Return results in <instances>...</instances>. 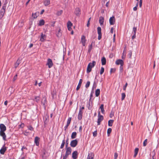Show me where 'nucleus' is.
Returning <instances> with one entry per match:
<instances>
[{"mask_svg": "<svg viewBox=\"0 0 159 159\" xmlns=\"http://www.w3.org/2000/svg\"><path fill=\"white\" fill-rule=\"evenodd\" d=\"M82 128V126H80V128H79V131L80 132H81Z\"/></svg>", "mask_w": 159, "mask_h": 159, "instance_id": "052dcab7", "label": "nucleus"}, {"mask_svg": "<svg viewBox=\"0 0 159 159\" xmlns=\"http://www.w3.org/2000/svg\"><path fill=\"white\" fill-rule=\"evenodd\" d=\"M94 154L93 153L91 152H89L88 153L87 159H94Z\"/></svg>", "mask_w": 159, "mask_h": 159, "instance_id": "f8f14e48", "label": "nucleus"}, {"mask_svg": "<svg viewBox=\"0 0 159 159\" xmlns=\"http://www.w3.org/2000/svg\"><path fill=\"white\" fill-rule=\"evenodd\" d=\"M102 64V65H104L106 64V60L105 58L104 57H102L101 59Z\"/></svg>", "mask_w": 159, "mask_h": 159, "instance_id": "b1692460", "label": "nucleus"}, {"mask_svg": "<svg viewBox=\"0 0 159 159\" xmlns=\"http://www.w3.org/2000/svg\"><path fill=\"white\" fill-rule=\"evenodd\" d=\"M41 38H40V41L42 42L44 41L45 40V38L46 37V36L45 34H43V33H42L41 34Z\"/></svg>", "mask_w": 159, "mask_h": 159, "instance_id": "4be33fe9", "label": "nucleus"}, {"mask_svg": "<svg viewBox=\"0 0 159 159\" xmlns=\"http://www.w3.org/2000/svg\"><path fill=\"white\" fill-rule=\"evenodd\" d=\"M100 90L99 89H97L95 91V96L96 97H98L100 94Z\"/></svg>", "mask_w": 159, "mask_h": 159, "instance_id": "c756f323", "label": "nucleus"}, {"mask_svg": "<svg viewBox=\"0 0 159 159\" xmlns=\"http://www.w3.org/2000/svg\"><path fill=\"white\" fill-rule=\"evenodd\" d=\"M92 48H93L92 44H91V45H89V46L88 50V52H90L91 50L92 49Z\"/></svg>", "mask_w": 159, "mask_h": 159, "instance_id": "c9c22d12", "label": "nucleus"}, {"mask_svg": "<svg viewBox=\"0 0 159 159\" xmlns=\"http://www.w3.org/2000/svg\"><path fill=\"white\" fill-rule=\"evenodd\" d=\"M116 64L117 65H120V66H123L124 61L122 60L118 59L116 61Z\"/></svg>", "mask_w": 159, "mask_h": 159, "instance_id": "ddd939ff", "label": "nucleus"}, {"mask_svg": "<svg viewBox=\"0 0 159 159\" xmlns=\"http://www.w3.org/2000/svg\"><path fill=\"white\" fill-rule=\"evenodd\" d=\"M123 66H120V70L121 72H122L123 70Z\"/></svg>", "mask_w": 159, "mask_h": 159, "instance_id": "864d4df0", "label": "nucleus"}, {"mask_svg": "<svg viewBox=\"0 0 159 159\" xmlns=\"http://www.w3.org/2000/svg\"><path fill=\"white\" fill-rule=\"evenodd\" d=\"M115 18L114 16L111 17L109 20L110 25H114L115 24Z\"/></svg>", "mask_w": 159, "mask_h": 159, "instance_id": "9b49d317", "label": "nucleus"}, {"mask_svg": "<svg viewBox=\"0 0 159 159\" xmlns=\"http://www.w3.org/2000/svg\"><path fill=\"white\" fill-rule=\"evenodd\" d=\"M97 32L98 34V40H100L102 38V33H101V28L100 27H98L97 28Z\"/></svg>", "mask_w": 159, "mask_h": 159, "instance_id": "0eeeda50", "label": "nucleus"}, {"mask_svg": "<svg viewBox=\"0 0 159 159\" xmlns=\"http://www.w3.org/2000/svg\"><path fill=\"white\" fill-rule=\"evenodd\" d=\"M97 135V130L95 131L93 133V137H96Z\"/></svg>", "mask_w": 159, "mask_h": 159, "instance_id": "37998d69", "label": "nucleus"}, {"mask_svg": "<svg viewBox=\"0 0 159 159\" xmlns=\"http://www.w3.org/2000/svg\"><path fill=\"white\" fill-rule=\"evenodd\" d=\"M7 103H8V101H7L6 100V101L5 102H4V104L5 105L7 106Z\"/></svg>", "mask_w": 159, "mask_h": 159, "instance_id": "338daca9", "label": "nucleus"}, {"mask_svg": "<svg viewBox=\"0 0 159 159\" xmlns=\"http://www.w3.org/2000/svg\"><path fill=\"white\" fill-rule=\"evenodd\" d=\"M112 131V129L111 128H109L107 130V134L108 136H109L110 135V133H111Z\"/></svg>", "mask_w": 159, "mask_h": 159, "instance_id": "f704fd0d", "label": "nucleus"}, {"mask_svg": "<svg viewBox=\"0 0 159 159\" xmlns=\"http://www.w3.org/2000/svg\"><path fill=\"white\" fill-rule=\"evenodd\" d=\"M139 149L138 148H135L134 150V157H136L137 155L138 152H139Z\"/></svg>", "mask_w": 159, "mask_h": 159, "instance_id": "a878e982", "label": "nucleus"}, {"mask_svg": "<svg viewBox=\"0 0 159 159\" xmlns=\"http://www.w3.org/2000/svg\"><path fill=\"white\" fill-rule=\"evenodd\" d=\"M65 139H64L63 140L61 146H60L61 148H63V147L64 146V145H65Z\"/></svg>", "mask_w": 159, "mask_h": 159, "instance_id": "e433bc0d", "label": "nucleus"}, {"mask_svg": "<svg viewBox=\"0 0 159 159\" xmlns=\"http://www.w3.org/2000/svg\"><path fill=\"white\" fill-rule=\"evenodd\" d=\"M24 149H27L26 148L23 146V147H22V148L21 149V150L22 151H23Z\"/></svg>", "mask_w": 159, "mask_h": 159, "instance_id": "e2e57ef3", "label": "nucleus"}, {"mask_svg": "<svg viewBox=\"0 0 159 159\" xmlns=\"http://www.w3.org/2000/svg\"><path fill=\"white\" fill-rule=\"evenodd\" d=\"M77 135V133L76 132H73L72 133L71 135V138L72 139H75Z\"/></svg>", "mask_w": 159, "mask_h": 159, "instance_id": "cd10ccee", "label": "nucleus"}, {"mask_svg": "<svg viewBox=\"0 0 159 159\" xmlns=\"http://www.w3.org/2000/svg\"><path fill=\"white\" fill-rule=\"evenodd\" d=\"M98 117L97 124L98 125H99L101 122L103 120V116L100 115V112L98 113Z\"/></svg>", "mask_w": 159, "mask_h": 159, "instance_id": "20e7f679", "label": "nucleus"}, {"mask_svg": "<svg viewBox=\"0 0 159 159\" xmlns=\"http://www.w3.org/2000/svg\"><path fill=\"white\" fill-rule=\"evenodd\" d=\"M71 148L70 147L66 148V153L65 155L63 156V159H66L68 156L71 154Z\"/></svg>", "mask_w": 159, "mask_h": 159, "instance_id": "7ed1b4c3", "label": "nucleus"}, {"mask_svg": "<svg viewBox=\"0 0 159 159\" xmlns=\"http://www.w3.org/2000/svg\"><path fill=\"white\" fill-rule=\"evenodd\" d=\"M39 13L38 12H36L35 13H33L32 14V16L33 18L35 19L37 17L39 16Z\"/></svg>", "mask_w": 159, "mask_h": 159, "instance_id": "bb28decb", "label": "nucleus"}, {"mask_svg": "<svg viewBox=\"0 0 159 159\" xmlns=\"http://www.w3.org/2000/svg\"><path fill=\"white\" fill-rule=\"evenodd\" d=\"M113 30H114L113 28V27H112L111 28V31H110V32H111V33L112 34L113 33Z\"/></svg>", "mask_w": 159, "mask_h": 159, "instance_id": "bf43d9fd", "label": "nucleus"}, {"mask_svg": "<svg viewBox=\"0 0 159 159\" xmlns=\"http://www.w3.org/2000/svg\"><path fill=\"white\" fill-rule=\"evenodd\" d=\"M62 12V10H61L60 11H59L57 12V13H58L57 14L58 15H59V14L61 15V14Z\"/></svg>", "mask_w": 159, "mask_h": 159, "instance_id": "680f3d73", "label": "nucleus"}, {"mask_svg": "<svg viewBox=\"0 0 159 159\" xmlns=\"http://www.w3.org/2000/svg\"><path fill=\"white\" fill-rule=\"evenodd\" d=\"M68 140L67 139L66 141V148H67L68 146Z\"/></svg>", "mask_w": 159, "mask_h": 159, "instance_id": "6e6d98bb", "label": "nucleus"}, {"mask_svg": "<svg viewBox=\"0 0 159 159\" xmlns=\"http://www.w3.org/2000/svg\"><path fill=\"white\" fill-rule=\"evenodd\" d=\"M114 120H110L108 121V125L109 126H111L112 125Z\"/></svg>", "mask_w": 159, "mask_h": 159, "instance_id": "c85d7f7f", "label": "nucleus"}, {"mask_svg": "<svg viewBox=\"0 0 159 159\" xmlns=\"http://www.w3.org/2000/svg\"><path fill=\"white\" fill-rule=\"evenodd\" d=\"M46 65L48 66L49 68H51L53 64L52 61L51 59L49 58L48 59Z\"/></svg>", "mask_w": 159, "mask_h": 159, "instance_id": "1a4fd4ad", "label": "nucleus"}, {"mask_svg": "<svg viewBox=\"0 0 159 159\" xmlns=\"http://www.w3.org/2000/svg\"><path fill=\"white\" fill-rule=\"evenodd\" d=\"M43 3L45 6H48L50 3V0H45L43 2Z\"/></svg>", "mask_w": 159, "mask_h": 159, "instance_id": "5701e85b", "label": "nucleus"}, {"mask_svg": "<svg viewBox=\"0 0 159 159\" xmlns=\"http://www.w3.org/2000/svg\"><path fill=\"white\" fill-rule=\"evenodd\" d=\"M90 25V22H89V21H88V23L87 25V27H89Z\"/></svg>", "mask_w": 159, "mask_h": 159, "instance_id": "774afa93", "label": "nucleus"}, {"mask_svg": "<svg viewBox=\"0 0 159 159\" xmlns=\"http://www.w3.org/2000/svg\"><path fill=\"white\" fill-rule=\"evenodd\" d=\"M137 31V28L136 27H134L133 29L132 34L133 35H136V32Z\"/></svg>", "mask_w": 159, "mask_h": 159, "instance_id": "72a5a7b5", "label": "nucleus"}, {"mask_svg": "<svg viewBox=\"0 0 159 159\" xmlns=\"http://www.w3.org/2000/svg\"><path fill=\"white\" fill-rule=\"evenodd\" d=\"M86 106L89 110H91L93 106V101L89 100L87 102Z\"/></svg>", "mask_w": 159, "mask_h": 159, "instance_id": "39448f33", "label": "nucleus"}, {"mask_svg": "<svg viewBox=\"0 0 159 159\" xmlns=\"http://www.w3.org/2000/svg\"><path fill=\"white\" fill-rule=\"evenodd\" d=\"M45 21L43 20H41L39 21L38 25L39 26H42L44 24Z\"/></svg>", "mask_w": 159, "mask_h": 159, "instance_id": "393cba45", "label": "nucleus"}, {"mask_svg": "<svg viewBox=\"0 0 159 159\" xmlns=\"http://www.w3.org/2000/svg\"><path fill=\"white\" fill-rule=\"evenodd\" d=\"M34 100L37 102H38L40 101L39 96H35L34 97Z\"/></svg>", "mask_w": 159, "mask_h": 159, "instance_id": "473e14b6", "label": "nucleus"}, {"mask_svg": "<svg viewBox=\"0 0 159 159\" xmlns=\"http://www.w3.org/2000/svg\"><path fill=\"white\" fill-rule=\"evenodd\" d=\"M100 108L101 110V111L102 114H104V113L105 110L104 109V105L103 104L101 105Z\"/></svg>", "mask_w": 159, "mask_h": 159, "instance_id": "7c9ffc66", "label": "nucleus"}, {"mask_svg": "<svg viewBox=\"0 0 159 159\" xmlns=\"http://www.w3.org/2000/svg\"><path fill=\"white\" fill-rule=\"evenodd\" d=\"M104 68L103 67H101V70H100V74L102 75L104 72Z\"/></svg>", "mask_w": 159, "mask_h": 159, "instance_id": "58836bf2", "label": "nucleus"}, {"mask_svg": "<svg viewBox=\"0 0 159 159\" xmlns=\"http://www.w3.org/2000/svg\"><path fill=\"white\" fill-rule=\"evenodd\" d=\"M39 138L38 137H36L34 139V143L37 146H39Z\"/></svg>", "mask_w": 159, "mask_h": 159, "instance_id": "f3484780", "label": "nucleus"}, {"mask_svg": "<svg viewBox=\"0 0 159 159\" xmlns=\"http://www.w3.org/2000/svg\"><path fill=\"white\" fill-rule=\"evenodd\" d=\"M138 7V3H137L136 6L133 8V10L134 11H136L137 10V7Z\"/></svg>", "mask_w": 159, "mask_h": 159, "instance_id": "49530a36", "label": "nucleus"}, {"mask_svg": "<svg viewBox=\"0 0 159 159\" xmlns=\"http://www.w3.org/2000/svg\"><path fill=\"white\" fill-rule=\"evenodd\" d=\"M127 83H126L125 85L123 86V89L124 90H125L126 89V87L127 86Z\"/></svg>", "mask_w": 159, "mask_h": 159, "instance_id": "09e8293b", "label": "nucleus"}, {"mask_svg": "<svg viewBox=\"0 0 159 159\" xmlns=\"http://www.w3.org/2000/svg\"><path fill=\"white\" fill-rule=\"evenodd\" d=\"M147 141L148 139H146L143 142V146H146L147 144Z\"/></svg>", "mask_w": 159, "mask_h": 159, "instance_id": "79ce46f5", "label": "nucleus"}, {"mask_svg": "<svg viewBox=\"0 0 159 159\" xmlns=\"http://www.w3.org/2000/svg\"><path fill=\"white\" fill-rule=\"evenodd\" d=\"M71 120V117H69L68 119L66 125L65 127V129H66L68 127V126L69 125V124L70 123Z\"/></svg>", "mask_w": 159, "mask_h": 159, "instance_id": "aec40b11", "label": "nucleus"}, {"mask_svg": "<svg viewBox=\"0 0 159 159\" xmlns=\"http://www.w3.org/2000/svg\"><path fill=\"white\" fill-rule=\"evenodd\" d=\"M142 4V1H139V7H141Z\"/></svg>", "mask_w": 159, "mask_h": 159, "instance_id": "13d9d810", "label": "nucleus"}, {"mask_svg": "<svg viewBox=\"0 0 159 159\" xmlns=\"http://www.w3.org/2000/svg\"><path fill=\"white\" fill-rule=\"evenodd\" d=\"M29 134V132H27L26 131H25V132L24 133V134H25V135L26 136L28 135Z\"/></svg>", "mask_w": 159, "mask_h": 159, "instance_id": "603ef678", "label": "nucleus"}, {"mask_svg": "<svg viewBox=\"0 0 159 159\" xmlns=\"http://www.w3.org/2000/svg\"><path fill=\"white\" fill-rule=\"evenodd\" d=\"M17 74L16 75L14 76V78H13V81H15L17 79Z\"/></svg>", "mask_w": 159, "mask_h": 159, "instance_id": "de8ad7c7", "label": "nucleus"}, {"mask_svg": "<svg viewBox=\"0 0 159 159\" xmlns=\"http://www.w3.org/2000/svg\"><path fill=\"white\" fill-rule=\"evenodd\" d=\"M104 17L100 16L99 18V23L100 24L101 26L103 25V23L104 22Z\"/></svg>", "mask_w": 159, "mask_h": 159, "instance_id": "dca6fc26", "label": "nucleus"}, {"mask_svg": "<svg viewBox=\"0 0 159 159\" xmlns=\"http://www.w3.org/2000/svg\"><path fill=\"white\" fill-rule=\"evenodd\" d=\"M86 41L85 37L84 35H82L81 39V43L83 46H85V43Z\"/></svg>", "mask_w": 159, "mask_h": 159, "instance_id": "6e6552de", "label": "nucleus"}, {"mask_svg": "<svg viewBox=\"0 0 159 159\" xmlns=\"http://www.w3.org/2000/svg\"><path fill=\"white\" fill-rule=\"evenodd\" d=\"M6 5L4 4L3 5L2 8L0 10V16H1V17H2L4 14L6 9Z\"/></svg>", "mask_w": 159, "mask_h": 159, "instance_id": "423d86ee", "label": "nucleus"}, {"mask_svg": "<svg viewBox=\"0 0 159 159\" xmlns=\"http://www.w3.org/2000/svg\"><path fill=\"white\" fill-rule=\"evenodd\" d=\"M72 25V24L70 21H68L67 23V27H71Z\"/></svg>", "mask_w": 159, "mask_h": 159, "instance_id": "ea45409f", "label": "nucleus"}, {"mask_svg": "<svg viewBox=\"0 0 159 159\" xmlns=\"http://www.w3.org/2000/svg\"><path fill=\"white\" fill-rule=\"evenodd\" d=\"M78 152L77 151H75L73 152L72 153V158L73 159H76L77 158Z\"/></svg>", "mask_w": 159, "mask_h": 159, "instance_id": "4468645a", "label": "nucleus"}, {"mask_svg": "<svg viewBox=\"0 0 159 159\" xmlns=\"http://www.w3.org/2000/svg\"><path fill=\"white\" fill-rule=\"evenodd\" d=\"M132 53L131 51H129L128 54V57L129 58H131L132 56Z\"/></svg>", "mask_w": 159, "mask_h": 159, "instance_id": "c03bdc74", "label": "nucleus"}, {"mask_svg": "<svg viewBox=\"0 0 159 159\" xmlns=\"http://www.w3.org/2000/svg\"><path fill=\"white\" fill-rule=\"evenodd\" d=\"M78 141L77 139H75L71 141L70 143V145L72 147H75L77 145Z\"/></svg>", "mask_w": 159, "mask_h": 159, "instance_id": "9d476101", "label": "nucleus"}, {"mask_svg": "<svg viewBox=\"0 0 159 159\" xmlns=\"http://www.w3.org/2000/svg\"><path fill=\"white\" fill-rule=\"evenodd\" d=\"M27 127L28 129L29 130L32 131L34 130V128L31 126H28Z\"/></svg>", "mask_w": 159, "mask_h": 159, "instance_id": "a18cd8bd", "label": "nucleus"}, {"mask_svg": "<svg viewBox=\"0 0 159 159\" xmlns=\"http://www.w3.org/2000/svg\"><path fill=\"white\" fill-rule=\"evenodd\" d=\"M83 112L81 110H79V112L78 118L79 120H81L82 118Z\"/></svg>", "mask_w": 159, "mask_h": 159, "instance_id": "6ab92c4d", "label": "nucleus"}, {"mask_svg": "<svg viewBox=\"0 0 159 159\" xmlns=\"http://www.w3.org/2000/svg\"><path fill=\"white\" fill-rule=\"evenodd\" d=\"M83 80L82 79H80L78 84L76 88V90H78L80 88L81 86V85L82 83V82Z\"/></svg>", "mask_w": 159, "mask_h": 159, "instance_id": "412c9836", "label": "nucleus"}, {"mask_svg": "<svg viewBox=\"0 0 159 159\" xmlns=\"http://www.w3.org/2000/svg\"><path fill=\"white\" fill-rule=\"evenodd\" d=\"M60 31H61V29H59V30H58V33L57 34V36H59L61 35V34L60 33Z\"/></svg>", "mask_w": 159, "mask_h": 159, "instance_id": "4d7b16f0", "label": "nucleus"}, {"mask_svg": "<svg viewBox=\"0 0 159 159\" xmlns=\"http://www.w3.org/2000/svg\"><path fill=\"white\" fill-rule=\"evenodd\" d=\"M93 93H90V99H89V100L90 101H92L91 100V98H92V97H93Z\"/></svg>", "mask_w": 159, "mask_h": 159, "instance_id": "3c124183", "label": "nucleus"}, {"mask_svg": "<svg viewBox=\"0 0 159 159\" xmlns=\"http://www.w3.org/2000/svg\"><path fill=\"white\" fill-rule=\"evenodd\" d=\"M7 150V148L3 146L0 150V153L2 154H4L5 152Z\"/></svg>", "mask_w": 159, "mask_h": 159, "instance_id": "2eb2a0df", "label": "nucleus"}, {"mask_svg": "<svg viewBox=\"0 0 159 159\" xmlns=\"http://www.w3.org/2000/svg\"><path fill=\"white\" fill-rule=\"evenodd\" d=\"M80 10L79 8L77 7L76 8L75 13L76 16H78L80 14Z\"/></svg>", "mask_w": 159, "mask_h": 159, "instance_id": "a211bd4d", "label": "nucleus"}, {"mask_svg": "<svg viewBox=\"0 0 159 159\" xmlns=\"http://www.w3.org/2000/svg\"><path fill=\"white\" fill-rule=\"evenodd\" d=\"M6 126L3 124H0V136L2 137L3 140L6 139V135L5 133V131L6 130Z\"/></svg>", "mask_w": 159, "mask_h": 159, "instance_id": "f257e3e1", "label": "nucleus"}, {"mask_svg": "<svg viewBox=\"0 0 159 159\" xmlns=\"http://www.w3.org/2000/svg\"><path fill=\"white\" fill-rule=\"evenodd\" d=\"M42 103L43 104V105H45L46 103V98L43 97L41 101Z\"/></svg>", "mask_w": 159, "mask_h": 159, "instance_id": "2f4dec72", "label": "nucleus"}, {"mask_svg": "<svg viewBox=\"0 0 159 159\" xmlns=\"http://www.w3.org/2000/svg\"><path fill=\"white\" fill-rule=\"evenodd\" d=\"M125 97V95L124 93H122L121 94V100H123Z\"/></svg>", "mask_w": 159, "mask_h": 159, "instance_id": "4c0bfd02", "label": "nucleus"}, {"mask_svg": "<svg viewBox=\"0 0 159 159\" xmlns=\"http://www.w3.org/2000/svg\"><path fill=\"white\" fill-rule=\"evenodd\" d=\"M118 157V154L116 152L114 154V159H116Z\"/></svg>", "mask_w": 159, "mask_h": 159, "instance_id": "8fccbe9b", "label": "nucleus"}, {"mask_svg": "<svg viewBox=\"0 0 159 159\" xmlns=\"http://www.w3.org/2000/svg\"><path fill=\"white\" fill-rule=\"evenodd\" d=\"M90 84V82L89 81H88L85 85V87L86 88H88Z\"/></svg>", "mask_w": 159, "mask_h": 159, "instance_id": "a19ab883", "label": "nucleus"}, {"mask_svg": "<svg viewBox=\"0 0 159 159\" xmlns=\"http://www.w3.org/2000/svg\"><path fill=\"white\" fill-rule=\"evenodd\" d=\"M84 107H80L79 110H81V111H82V110L83 109H84Z\"/></svg>", "mask_w": 159, "mask_h": 159, "instance_id": "0e129e2a", "label": "nucleus"}, {"mask_svg": "<svg viewBox=\"0 0 159 159\" xmlns=\"http://www.w3.org/2000/svg\"><path fill=\"white\" fill-rule=\"evenodd\" d=\"M135 37H136V35H133L132 36V39H135Z\"/></svg>", "mask_w": 159, "mask_h": 159, "instance_id": "69168bd1", "label": "nucleus"}, {"mask_svg": "<svg viewBox=\"0 0 159 159\" xmlns=\"http://www.w3.org/2000/svg\"><path fill=\"white\" fill-rule=\"evenodd\" d=\"M20 63L19 62H18V60L17 61L16 64H15V67H16L17 66H18L19 65Z\"/></svg>", "mask_w": 159, "mask_h": 159, "instance_id": "5fc2aeb1", "label": "nucleus"}, {"mask_svg": "<svg viewBox=\"0 0 159 159\" xmlns=\"http://www.w3.org/2000/svg\"><path fill=\"white\" fill-rule=\"evenodd\" d=\"M96 63L95 61H93L92 63L90 62L88 64L87 68V73H89L91 71L92 68L94 67Z\"/></svg>", "mask_w": 159, "mask_h": 159, "instance_id": "f03ea898", "label": "nucleus"}]
</instances>
